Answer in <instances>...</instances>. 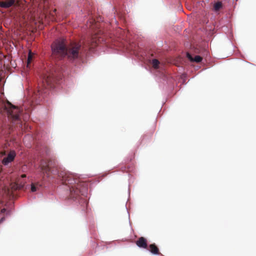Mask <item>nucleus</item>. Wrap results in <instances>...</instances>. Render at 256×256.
Segmentation results:
<instances>
[{"mask_svg":"<svg viewBox=\"0 0 256 256\" xmlns=\"http://www.w3.org/2000/svg\"><path fill=\"white\" fill-rule=\"evenodd\" d=\"M52 50L55 58L61 59L66 56L70 60H74L80 56L81 45L72 42L66 47L63 42L56 41L52 44Z\"/></svg>","mask_w":256,"mask_h":256,"instance_id":"nucleus-2","label":"nucleus"},{"mask_svg":"<svg viewBox=\"0 0 256 256\" xmlns=\"http://www.w3.org/2000/svg\"><path fill=\"white\" fill-rule=\"evenodd\" d=\"M4 220V216H2V218H0V224L2 223Z\"/></svg>","mask_w":256,"mask_h":256,"instance_id":"nucleus-18","label":"nucleus"},{"mask_svg":"<svg viewBox=\"0 0 256 256\" xmlns=\"http://www.w3.org/2000/svg\"><path fill=\"white\" fill-rule=\"evenodd\" d=\"M32 54L31 51L29 52L28 60H27V66H28L29 64H30L32 60Z\"/></svg>","mask_w":256,"mask_h":256,"instance_id":"nucleus-17","label":"nucleus"},{"mask_svg":"<svg viewBox=\"0 0 256 256\" xmlns=\"http://www.w3.org/2000/svg\"><path fill=\"white\" fill-rule=\"evenodd\" d=\"M99 41L100 40L97 38L96 36H94L84 42L83 48L84 49V50L86 49L92 50L98 46Z\"/></svg>","mask_w":256,"mask_h":256,"instance_id":"nucleus-4","label":"nucleus"},{"mask_svg":"<svg viewBox=\"0 0 256 256\" xmlns=\"http://www.w3.org/2000/svg\"><path fill=\"white\" fill-rule=\"evenodd\" d=\"M51 161L48 162H42L40 164V170L44 174H46L48 176H50V163Z\"/></svg>","mask_w":256,"mask_h":256,"instance_id":"nucleus-7","label":"nucleus"},{"mask_svg":"<svg viewBox=\"0 0 256 256\" xmlns=\"http://www.w3.org/2000/svg\"><path fill=\"white\" fill-rule=\"evenodd\" d=\"M42 91V88L38 90V92H42V93L43 92Z\"/></svg>","mask_w":256,"mask_h":256,"instance_id":"nucleus-21","label":"nucleus"},{"mask_svg":"<svg viewBox=\"0 0 256 256\" xmlns=\"http://www.w3.org/2000/svg\"><path fill=\"white\" fill-rule=\"evenodd\" d=\"M18 6V0H7L6 1L0 2V6L2 8H7L12 6Z\"/></svg>","mask_w":256,"mask_h":256,"instance_id":"nucleus-8","label":"nucleus"},{"mask_svg":"<svg viewBox=\"0 0 256 256\" xmlns=\"http://www.w3.org/2000/svg\"><path fill=\"white\" fill-rule=\"evenodd\" d=\"M26 177V175L25 174H23L21 176V177L20 178H22V179H24V178H25Z\"/></svg>","mask_w":256,"mask_h":256,"instance_id":"nucleus-20","label":"nucleus"},{"mask_svg":"<svg viewBox=\"0 0 256 256\" xmlns=\"http://www.w3.org/2000/svg\"><path fill=\"white\" fill-rule=\"evenodd\" d=\"M41 184L38 182L32 183L31 184L30 190L32 192H35L38 190Z\"/></svg>","mask_w":256,"mask_h":256,"instance_id":"nucleus-14","label":"nucleus"},{"mask_svg":"<svg viewBox=\"0 0 256 256\" xmlns=\"http://www.w3.org/2000/svg\"><path fill=\"white\" fill-rule=\"evenodd\" d=\"M152 64L154 68L156 69L158 68L160 62L158 60L154 59L152 60Z\"/></svg>","mask_w":256,"mask_h":256,"instance_id":"nucleus-16","label":"nucleus"},{"mask_svg":"<svg viewBox=\"0 0 256 256\" xmlns=\"http://www.w3.org/2000/svg\"><path fill=\"white\" fill-rule=\"evenodd\" d=\"M48 8V0H41L37 9L38 14L44 15Z\"/></svg>","mask_w":256,"mask_h":256,"instance_id":"nucleus-6","label":"nucleus"},{"mask_svg":"<svg viewBox=\"0 0 256 256\" xmlns=\"http://www.w3.org/2000/svg\"><path fill=\"white\" fill-rule=\"evenodd\" d=\"M6 210L5 208H2L0 211V214H2L6 212Z\"/></svg>","mask_w":256,"mask_h":256,"instance_id":"nucleus-19","label":"nucleus"},{"mask_svg":"<svg viewBox=\"0 0 256 256\" xmlns=\"http://www.w3.org/2000/svg\"><path fill=\"white\" fill-rule=\"evenodd\" d=\"M136 244L140 248L146 249L148 248L147 240L144 237H140L136 242Z\"/></svg>","mask_w":256,"mask_h":256,"instance_id":"nucleus-11","label":"nucleus"},{"mask_svg":"<svg viewBox=\"0 0 256 256\" xmlns=\"http://www.w3.org/2000/svg\"><path fill=\"white\" fill-rule=\"evenodd\" d=\"M54 76L50 74H45L42 80L43 86L46 89L52 88L54 86Z\"/></svg>","mask_w":256,"mask_h":256,"instance_id":"nucleus-5","label":"nucleus"},{"mask_svg":"<svg viewBox=\"0 0 256 256\" xmlns=\"http://www.w3.org/2000/svg\"><path fill=\"white\" fill-rule=\"evenodd\" d=\"M222 4L220 2H218L214 5V9L216 12H217L222 8Z\"/></svg>","mask_w":256,"mask_h":256,"instance_id":"nucleus-15","label":"nucleus"},{"mask_svg":"<svg viewBox=\"0 0 256 256\" xmlns=\"http://www.w3.org/2000/svg\"><path fill=\"white\" fill-rule=\"evenodd\" d=\"M58 176L62 179V183L69 187L68 198L76 199L80 196V194L84 195L88 184L81 182L76 175L65 170H61L58 172Z\"/></svg>","mask_w":256,"mask_h":256,"instance_id":"nucleus-1","label":"nucleus"},{"mask_svg":"<svg viewBox=\"0 0 256 256\" xmlns=\"http://www.w3.org/2000/svg\"><path fill=\"white\" fill-rule=\"evenodd\" d=\"M187 57L191 62H200L202 60V58L200 56H196L194 58L190 53H187Z\"/></svg>","mask_w":256,"mask_h":256,"instance_id":"nucleus-13","label":"nucleus"},{"mask_svg":"<svg viewBox=\"0 0 256 256\" xmlns=\"http://www.w3.org/2000/svg\"><path fill=\"white\" fill-rule=\"evenodd\" d=\"M16 154L14 150H11L8 154V156L2 160V163L4 165H7L12 162Z\"/></svg>","mask_w":256,"mask_h":256,"instance_id":"nucleus-9","label":"nucleus"},{"mask_svg":"<svg viewBox=\"0 0 256 256\" xmlns=\"http://www.w3.org/2000/svg\"><path fill=\"white\" fill-rule=\"evenodd\" d=\"M146 250H148L152 254L158 255L160 254L159 249L155 244H152L148 246Z\"/></svg>","mask_w":256,"mask_h":256,"instance_id":"nucleus-12","label":"nucleus"},{"mask_svg":"<svg viewBox=\"0 0 256 256\" xmlns=\"http://www.w3.org/2000/svg\"><path fill=\"white\" fill-rule=\"evenodd\" d=\"M4 110L8 117L10 116L14 120H18L20 111L18 106L8 102L6 105L4 106Z\"/></svg>","mask_w":256,"mask_h":256,"instance_id":"nucleus-3","label":"nucleus"},{"mask_svg":"<svg viewBox=\"0 0 256 256\" xmlns=\"http://www.w3.org/2000/svg\"><path fill=\"white\" fill-rule=\"evenodd\" d=\"M26 184V180L24 179H22V178H18L14 185L12 187L14 190L17 189H24V186Z\"/></svg>","mask_w":256,"mask_h":256,"instance_id":"nucleus-10","label":"nucleus"}]
</instances>
